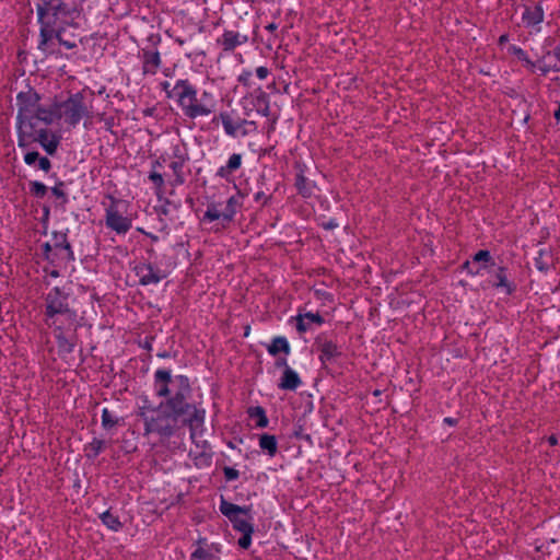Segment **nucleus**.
Segmentation results:
<instances>
[{
    "instance_id": "obj_1",
    "label": "nucleus",
    "mask_w": 560,
    "mask_h": 560,
    "mask_svg": "<svg viewBox=\"0 0 560 560\" xmlns=\"http://www.w3.org/2000/svg\"><path fill=\"white\" fill-rule=\"evenodd\" d=\"M177 390L155 408L141 407L139 417L144 422V434H158L161 439H170L180 428L188 427L191 440L195 439L196 430L205 423L206 411L190 404L188 398L191 395L189 378L185 375L175 377Z\"/></svg>"
},
{
    "instance_id": "obj_2",
    "label": "nucleus",
    "mask_w": 560,
    "mask_h": 560,
    "mask_svg": "<svg viewBox=\"0 0 560 560\" xmlns=\"http://www.w3.org/2000/svg\"><path fill=\"white\" fill-rule=\"evenodd\" d=\"M36 5L37 20L40 25L38 50L52 54V40L61 45L62 33L74 15L79 14V5L74 0H39Z\"/></svg>"
},
{
    "instance_id": "obj_3",
    "label": "nucleus",
    "mask_w": 560,
    "mask_h": 560,
    "mask_svg": "<svg viewBox=\"0 0 560 560\" xmlns=\"http://www.w3.org/2000/svg\"><path fill=\"white\" fill-rule=\"evenodd\" d=\"M39 101L40 95L32 88H28L27 91L20 92L16 95V126L18 136L21 138V142L24 141L25 137H30L31 131L36 127L33 115L39 105Z\"/></svg>"
},
{
    "instance_id": "obj_4",
    "label": "nucleus",
    "mask_w": 560,
    "mask_h": 560,
    "mask_svg": "<svg viewBox=\"0 0 560 560\" xmlns=\"http://www.w3.org/2000/svg\"><path fill=\"white\" fill-rule=\"evenodd\" d=\"M172 92H176L177 101L184 114L191 119L198 116H207L212 112L211 108L198 103L197 91L187 80H178L172 88Z\"/></svg>"
},
{
    "instance_id": "obj_5",
    "label": "nucleus",
    "mask_w": 560,
    "mask_h": 560,
    "mask_svg": "<svg viewBox=\"0 0 560 560\" xmlns=\"http://www.w3.org/2000/svg\"><path fill=\"white\" fill-rule=\"evenodd\" d=\"M55 107L59 112V119L63 117L70 126L78 125L83 117H90L84 96L80 92L71 94L65 102H55Z\"/></svg>"
},
{
    "instance_id": "obj_6",
    "label": "nucleus",
    "mask_w": 560,
    "mask_h": 560,
    "mask_svg": "<svg viewBox=\"0 0 560 560\" xmlns=\"http://www.w3.org/2000/svg\"><path fill=\"white\" fill-rule=\"evenodd\" d=\"M68 298L69 294L61 291L58 287L47 293L45 296V316L47 319H52L57 315H65L69 320L75 319L77 313L69 307Z\"/></svg>"
},
{
    "instance_id": "obj_7",
    "label": "nucleus",
    "mask_w": 560,
    "mask_h": 560,
    "mask_svg": "<svg viewBox=\"0 0 560 560\" xmlns=\"http://www.w3.org/2000/svg\"><path fill=\"white\" fill-rule=\"evenodd\" d=\"M220 512L230 520L234 529L241 533L254 529L253 525L246 518L241 517V514H249L250 506H240L228 502L223 497H221Z\"/></svg>"
},
{
    "instance_id": "obj_8",
    "label": "nucleus",
    "mask_w": 560,
    "mask_h": 560,
    "mask_svg": "<svg viewBox=\"0 0 560 560\" xmlns=\"http://www.w3.org/2000/svg\"><path fill=\"white\" fill-rule=\"evenodd\" d=\"M49 131L46 128L37 129L36 127L31 131L30 137H25L24 141L21 142V138L18 137V144L20 148H26L32 142H39L43 149L49 155H54L57 152L60 137L51 133L48 139Z\"/></svg>"
},
{
    "instance_id": "obj_9",
    "label": "nucleus",
    "mask_w": 560,
    "mask_h": 560,
    "mask_svg": "<svg viewBox=\"0 0 560 560\" xmlns=\"http://www.w3.org/2000/svg\"><path fill=\"white\" fill-rule=\"evenodd\" d=\"M290 324H294L300 334L312 330L314 325L320 326L325 323L324 317L319 313H299L296 316L291 317Z\"/></svg>"
},
{
    "instance_id": "obj_10",
    "label": "nucleus",
    "mask_w": 560,
    "mask_h": 560,
    "mask_svg": "<svg viewBox=\"0 0 560 560\" xmlns=\"http://www.w3.org/2000/svg\"><path fill=\"white\" fill-rule=\"evenodd\" d=\"M489 273V283L494 288H504L508 294H511L515 287L508 281L506 268L490 264L487 269Z\"/></svg>"
},
{
    "instance_id": "obj_11",
    "label": "nucleus",
    "mask_w": 560,
    "mask_h": 560,
    "mask_svg": "<svg viewBox=\"0 0 560 560\" xmlns=\"http://www.w3.org/2000/svg\"><path fill=\"white\" fill-rule=\"evenodd\" d=\"M135 272L139 277L141 285H148L160 282L165 275H162L159 269H155L151 264H139L135 267Z\"/></svg>"
},
{
    "instance_id": "obj_12",
    "label": "nucleus",
    "mask_w": 560,
    "mask_h": 560,
    "mask_svg": "<svg viewBox=\"0 0 560 560\" xmlns=\"http://www.w3.org/2000/svg\"><path fill=\"white\" fill-rule=\"evenodd\" d=\"M315 345L320 351L319 359L323 363L335 359L341 354L338 346L331 340H328L324 335H318L315 339Z\"/></svg>"
},
{
    "instance_id": "obj_13",
    "label": "nucleus",
    "mask_w": 560,
    "mask_h": 560,
    "mask_svg": "<svg viewBox=\"0 0 560 560\" xmlns=\"http://www.w3.org/2000/svg\"><path fill=\"white\" fill-rule=\"evenodd\" d=\"M106 225L118 234H125L131 229V220L122 217L118 211L108 210L106 214Z\"/></svg>"
},
{
    "instance_id": "obj_14",
    "label": "nucleus",
    "mask_w": 560,
    "mask_h": 560,
    "mask_svg": "<svg viewBox=\"0 0 560 560\" xmlns=\"http://www.w3.org/2000/svg\"><path fill=\"white\" fill-rule=\"evenodd\" d=\"M305 165L295 161L294 170H295V187L300 195L303 197H310L313 194L314 185L306 179L304 176Z\"/></svg>"
},
{
    "instance_id": "obj_15",
    "label": "nucleus",
    "mask_w": 560,
    "mask_h": 560,
    "mask_svg": "<svg viewBox=\"0 0 560 560\" xmlns=\"http://www.w3.org/2000/svg\"><path fill=\"white\" fill-rule=\"evenodd\" d=\"M173 382L171 371L168 370H158L154 374V383L158 387L156 389V396L158 397H165L167 399L168 397H172L171 389L168 387L170 383Z\"/></svg>"
},
{
    "instance_id": "obj_16",
    "label": "nucleus",
    "mask_w": 560,
    "mask_h": 560,
    "mask_svg": "<svg viewBox=\"0 0 560 560\" xmlns=\"http://www.w3.org/2000/svg\"><path fill=\"white\" fill-rule=\"evenodd\" d=\"M247 40V35H242L234 31H225L222 37L218 39V43L223 47L224 51H232Z\"/></svg>"
},
{
    "instance_id": "obj_17",
    "label": "nucleus",
    "mask_w": 560,
    "mask_h": 560,
    "mask_svg": "<svg viewBox=\"0 0 560 560\" xmlns=\"http://www.w3.org/2000/svg\"><path fill=\"white\" fill-rule=\"evenodd\" d=\"M301 384L299 374L282 359V389L295 390Z\"/></svg>"
},
{
    "instance_id": "obj_18",
    "label": "nucleus",
    "mask_w": 560,
    "mask_h": 560,
    "mask_svg": "<svg viewBox=\"0 0 560 560\" xmlns=\"http://www.w3.org/2000/svg\"><path fill=\"white\" fill-rule=\"evenodd\" d=\"M142 71L144 74H155L161 66V57L158 50L142 49Z\"/></svg>"
},
{
    "instance_id": "obj_19",
    "label": "nucleus",
    "mask_w": 560,
    "mask_h": 560,
    "mask_svg": "<svg viewBox=\"0 0 560 560\" xmlns=\"http://www.w3.org/2000/svg\"><path fill=\"white\" fill-rule=\"evenodd\" d=\"M58 114H59V112H58L57 107H55V103L50 106V108H45L39 104L37 109L34 113L33 117H34V121L36 124H37V121H42L46 126H49L56 119H59Z\"/></svg>"
},
{
    "instance_id": "obj_20",
    "label": "nucleus",
    "mask_w": 560,
    "mask_h": 560,
    "mask_svg": "<svg viewBox=\"0 0 560 560\" xmlns=\"http://www.w3.org/2000/svg\"><path fill=\"white\" fill-rule=\"evenodd\" d=\"M522 19L524 23L528 26H533L539 24L544 21V10L540 4H535V7H524V12L522 13Z\"/></svg>"
},
{
    "instance_id": "obj_21",
    "label": "nucleus",
    "mask_w": 560,
    "mask_h": 560,
    "mask_svg": "<svg viewBox=\"0 0 560 560\" xmlns=\"http://www.w3.org/2000/svg\"><path fill=\"white\" fill-rule=\"evenodd\" d=\"M55 332L59 352L63 354H70L73 352L77 339L75 335L72 338H68L61 330L60 326L56 327Z\"/></svg>"
},
{
    "instance_id": "obj_22",
    "label": "nucleus",
    "mask_w": 560,
    "mask_h": 560,
    "mask_svg": "<svg viewBox=\"0 0 560 560\" xmlns=\"http://www.w3.org/2000/svg\"><path fill=\"white\" fill-rule=\"evenodd\" d=\"M538 70L541 75H546L550 71L560 72V61L555 59L551 51H547L538 61Z\"/></svg>"
},
{
    "instance_id": "obj_23",
    "label": "nucleus",
    "mask_w": 560,
    "mask_h": 560,
    "mask_svg": "<svg viewBox=\"0 0 560 560\" xmlns=\"http://www.w3.org/2000/svg\"><path fill=\"white\" fill-rule=\"evenodd\" d=\"M257 106L258 112H261L265 116L272 115L270 129L275 130V126L277 122V116L271 113L270 109V95L266 92H261V94L257 97Z\"/></svg>"
},
{
    "instance_id": "obj_24",
    "label": "nucleus",
    "mask_w": 560,
    "mask_h": 560,
    "mask_svg": "<svg viewBox=\"0 0 560 560\" xmlns=\"http://www.w3.org/2000/svg\"><path fill=\"white\" fill-rule=\"evenodd\" d=\"M219 119H221L224 130L229 136L235 137L237 129L242 127L241 122L234 124L232 117L228 113H221L219 117H214L212 119V122L218 124Z\"/></svg>"
},
{
    "instance_id": "obj_25",
    "label": "nucleus",
    "mask_w": 560,
    "mask_h": 560,
    "mask_svg": "<svg viewBox=\"0 0 560 560\" xmlns=\"http://www.w3.org/2000/svg\"><path fill=\"white\" fill-rule=\"evenodd\" d=\"M54 238H55V247L56 248L65 249L67 252V259L68 260H74L73 250L71 248L70 243L67 240V234L66 233H57V232H55L54 233Z\"/></svg>"
},
{
    "instance_id": "obj_26",
    "label": "nucleus",
    "mask_w": 560,
    "mask_h": 560,
    "mask_svg": "<svg viewBox=\"0 0 560 560\" xmlns=\"http://www.w3.org/2000/svg\"><path fill=\"white\" fill-rule=\"evenodd\" d=\"M471 259L474 264L481 267V270H487L490 267V264H494L490 252L486 249L477 252Z\"/></svg>"
},
{
    "instance_id": "obj_27",
    "label": "nucleus",
    "mask_w": 560,
    "mask_h": 560,
    "mask_svg": "<svg viewBox=\"0 0 560 560\" xmlns=\"http://www.w3.org/2000/svg\"><path fill=\"white\" fill-rule=\"evenodd\" d=\"M241 163H242L241 154H236V153L232 154L228 161V164L219 170L218 175L224 177L225 175L237 170L241 166Z\"/></svg>"
},
{
    "instance_id": "obj_28",
    "label": "nucleus",
    "mask_w": 560,
    "mask_h": 560,
    "mask_svg": "<svg viewBox=\"0 0 560 560\" xmlns=\"http://www.w3.org/2000/svg\"><path fill=\"white\" fill-rule=\"evenodd\" d=\"M259 446L273 456L277 453V438L275 435L262 434L259 440Z\"/></svg>"
},
{
    "instance_id": "obj_29",
    "label": "nucleus",
    "mask_w": 560,
    "mask_h": 560,
    "mask_svg": "<svg viewBox=\"0 0 560 560\" xmlns=\"http://www.w3.org/2000/svg\"><path fill=\"white\" fill-rule=\"evenodd\" d=\"M100 518L102 520L103 524L109 529L117 532L122 527V524L119 521L118 516L114 515L109 510L102 513L100 515Z\"/></svg>"
},
{
    "instance_id": "obj_30",
    "label": "nucleus",
    "mask_w": 560,
    "mask_h": 560,
    "mask_svg": "<svg viewBox=\"0 0 560 560\" xmlns=\"http://www.w3.org/2000/svg\"><path fill=\"white\" fill-rule=\"evenodd\" d=\"M248 415L252 419H256V427L265 428L268 424V418L266 417L265 409L260 406L252 407L248 409Z\"/></svg>"
},
{
    "instance_id": "obj_31",
    "label": "nucleus",
    "mask_w": 560,
    "mask_h": 560,
    "mask_svg": "<svg viewBox=\"0 0 560 560\" xmlns=\"http://www.w3.org/2000/svg\"><path fill=\"white\" fill-rule=\"evenodd\" d=\"M236 205L237 200L235 197L229 198L224 209L222 210L223 214V228L226 226L230 222H232L234 214L236 213Z\"/></svg>"
},
{
    "instance_id": "obj_32",
    "label": "nucleus",
    "mask_w": 560,
    "mask_h": 560,
    "mask_svg": "<svg viewBox=\"0 0 560 560\" xmlns=\"http://www.w3.org/2000/svg\"><path fill=\"white\" fill-rule=\"evenodd\" d=\"M65 182L62 180H57L55 183V185L51 187V192L52 195L57 198V199H60V206H65L67 202H68V196L65 191Z\"/></svg>"
},
{
    "instance_id": "obj_33",
    "label": "nucleus",
    "mask_w": 560,
    "mask_h": 560,
    "mask_svg": "<svg viewBox=\"0 0 560 560\" xmlns=\"http://www.w3.org/2000/svg\"><path fill=\"white\" fill-rule=\"evenodd\" d=\"M203 220L215 221L221 220V224L223 225V214L222 211L218 209L215 203H210L208 209L203 215Z\"/></svg>"
},
{
    "instance_id": "obj_34",
    "label": "nucleus",
    "mask_w": 560,
    "mask_h": 560,
    "mask_svg": "<svg viewBox=\"0 0 560 560\" xmlns=\"http://www.w3.org/2000/svg\"><path fill=\"white\" fill-rule=\"evenodd\" d=\"M47 190H48L47 186L44 185L43 183L37 182V180L30 182V192L34 197L43 198L47 194Z\"/></svg>"
},
{
    "instance_id": "obj_35",
    "label": "nucleus",
    "mask_w": 560,
    "mask_h": 560,
    "mask_svg": "<svg viewBox=\"0 0 560 560\" xmlns=\"http://www.w3.org/2000/svg\"><path fill=\"white\" fill-rule=\"evenodd\" d=\"M105 442L103 440L93 439V441L89 444V450L91 453H89L86 456L89 458H95L98 456V454L104 448Z\"/></svg>"
},
{
    "instance_id": "obj_36",
    "label": "nucleus",
    "mask_w": 560,
    "mask_h": 560,
    "mask_svg": "<svg viewBox=\"0 0 560 560\" xmlns=\"http://www.w3.org/2000/svg\"><path fill=\"white\" fill-rule=\"evenodd\" d=\"M102 424L105 429H112L117 424V419H115L107 409H104L102 413Z\"/></svg>"
},
{
    "instance_id": "obj_37",
    "label": "nucleus",
    "mask_w": 560,
    "mask_h": 560,
    "mask_svg": "<svg viewBox=\"0 0 560 560\" xmlns=\"http://www.w3.org/2000/svg\"><path fill=\"white\" fill-rule=\"evenodd\" d=\"M149 179L153 183V185L158 191L162 190V188L164 187V179H163L162 174H160L155 171H152L149 174Z\"/></svg>"
},
{
    "instance_id": "obj_38",
    "label": "nucleus",
    "mask_w": 560,
    "mask_h": 560,
    "mask_svg": "<svg viewBox=\"0 0 560 560\" xmlns=\"http://www.w3.org/2000/svg\"><path fill=\"white\" fill-rule=\"evenodd\" d=\"M254 529H249L242 533V537L238 539V546L243 549H247L252 544V534Z\"/></svg>"
},
{
    "instance_id": "obj_39",
    "label": "nucleus",
    "mask_w": 560,
    "mask_h": 560,
    "mask_svg": "<svg viewBox=\"0 0 560 560\" xmlns=\"http://www.w3.org/2000/svg\"><path fill=\"white\" fill-rule=\"evenodd\" d=\"M176 161H173L170 165V167L173 170L174 174L182 173L184 163L186 161V158L183 155L175 154Z\"/></svg>"
},
{
    "instance_id": "obj_40",
    "label": "nucleus",
    "mask_w": 560,
    "mask_h": 560,
    "mask_svg": "<svg viewBox=\"0 0 560 560\" xmlns=\"http://www.w3.org/2000/svg\"><path fill=\"white\" fill-rule=\"evenodd\" d=\"M534 265L539 271H547L549 262L544 259L542 250L539 252V256L534 259Z\"/></svg>"
},
{
    "instance_id": "obj_41",
    "label": "nucleus",
    "mask_w": 560,
    "mask_h": 560,
    "mask_svg": "<svg viewBox=\"0 0 560 560\" xmlns=\"http://www.w3.org/2000/svg\"><path fill=\"white\" fill-rule=\"evenodd\" d=\"M462 268H463L464 270H467V272H468L469 275H472V276L478 275V273H480V271H481V267H480V266H477L476 264H474V262H472V259H471V260H466V261L463 264Z\"/></svg>"
},
{
    "instance_id": "obj_42",
    "label": "nucleus",
    "mask_w": 560,
    "mask_h": 560,
    "mask_svg": "<svg viewBox=\"0 0 560 560\" xmlns=\"http://www.w3.org/2000/svg\"><path fill=\"white\" fill-rule=\"evenodd\" d=\"M38 168L44 171L45 173H48L51 170V162L46 156H39L38 160Z\"/></svg>"
},
{
    "instance_id": "obj_43",
    "label": "nucleus",
    "mask_w": 560,
    "mask_h": 560,
    "mask_svg": "<svg viewBox=\"0 0 560 560\" xmlns=\"http://www.w3.org/2000/svg\"><path fill=\"white\" fill-rule=\"evenodd\" d=\"M223 472H224L225 479L229 480V481L237 479L238 475H240L238 470H236L233 467H229V466H225L223 468Z\"/></svg>"
},
{
    "instance_id": "obj_44",
    "label": "nucleus",
    "mask_w": 560,
    "mask_h": 560,
    "mask_svg": "<svg viewBox=\"0 0 560 560\" xmlns=\"http://www.w3.org/2000/svg\"><path fill=\"white\" fill-rule=\"evenodd\" d=\"M268 351L272 355H277L278 353H280V336L275 337L272 339L271 345L268 347Z\"/></svg>"
},
{
    "instance_id": "obj_45",
    "label": "nucleus",
    "mask_w": 560,
    "mask_h": 560,
    "mask_svg": "<svg viewBox=\"0 0 560 560\" xmlns=\"http://www.w3.org/2000/svg\"><path fill=\"white\" fill-rule=\"evenodd\" d=\"M191 557L195 558V559L208 560L212 556L208 551H206L203 548H197L192 552Z\"/></svg>"
},
{
    "instance_id": "obj_46",
    "label": "nucleus",
    "mask_w": 560,
    "mask_h": 560,
    "mask_svg": "<svg viewBox=\"0 0 560 560\" xmlns=\"http://www.w3.org/2000/svg\"><path fill=\"white\" fill-rule=\"evenodd\" d=\"M39 156L40 155H39V153L37 151L27 152L24 155V162L27 165H32V164H34L38 160Z\"/></svg>"
},
{
    "instance_id": "obj_47",
    "label": "nucleus",
    "mask_w": 560,
    "mask_h": 560,
    "mask_svg": "<svg viewBox=\"0 0 560 560\" xmlns=\"http://www.w3.org/2000/svg\"><path fill=\"white\" fill-rule=\"evenodd\" d=\"M509 50H510L513 55H515L520 60H523V61H524V60L527 58L526 52H525L521 47H517V46H514V45H513V46H511V47L509 48Z\"/></svg>"
},
{
    "instance_id": "obj_48",
    "label": "nucleus",
    "mask_w": 560,
    "mask_h": 560,
    "mask_svg": "<svg viewBox=\"0 0 560 560\" xmlns=\"http://www.w3.org/2000/svg\"><path fill=\"white\" fill-rule=\"evenodd\" d=\"M162 90L165 91L167 97L176 96V92H172L171 84L167 81L161 83Z\"/></svg>"
},
{
    "instance_id": "obj_49",
    "label": "nucleus",
    "mask_w": 560,
    "mask_h": 560,
    "mask_svg": "<svg viewBox=\"0 0 560 560\" xmlns=\"http://www.w3.org/2000/svg\"><path fill=\"white\" fill-rule=\"evenodd\" d=\"M268 73H269V70L266 67H258L256 70V74L259 79L267 78Z\"/></svg>"
},
{
    "instance_id": "obj_50",
    "label": "nucleus",
    "mask_w": 560,
    "mask_h": 560,
    "mask_svg": "<svg viewBox=\"0 0 560 560\" xmlns=\"http://www.w3.org/2000/svg\"><path fill=\"white\" fill-rule=\"evenodd\" d=\"M49 214H50L49 207L48 206H44L43 207V218H42V222L43 223H46L49 220Z\"/></svg>"
},
{
    "instance_id": "obj_51",
    "label": "nucleus",
    "mask_w": 560,
    "mask_h": 560,
    "mask_svg": "<svg viewBox=\"0 0 560 560\" xmlns=\"http://www.w3.org/2000/svg\"><path fill=\"white\" fill-rule=\"evenodd\" d=\"M289 352H290L289 342L284 337H282V353L288 354Z\"/></svg>"
},
{
    "instance_id": "obj_52",
    "label": "nucleus",
    "mask_w": 560,
    "mask_h": 560,
    "mask_svg": "<svg viewBox=\"0 0 560 560\" xmlns=\"http://www.w3.org/2000/svg\"><path fill=\"white\" fill-rule=\"evenodd\" d=\"M61 45L67 47L68 49H72V48H75L77 47V43L74 42H70V40H67L65 39L63 42H61Z\"/></svg>"
},
{
    "instance_id": "obj_53",
    "label": "nucleus",
    "mask_w": 560,
    "mask_h": 560,
    "mask_svg": "<svg viewBox=\"0 0 560 560\" xmlns=\"http://www.w3.org/2000/svg\"><path fill=\"white\" fill-rule=\"evenodd\" d=\"M443 421H444V423H446L448 425H456L457 424V419L451 418V417L444 418Z\"/></svg>"
},
{
    "instance_id": "obj_54",
    "label": "nucleus",
    "mask_w": 560,
    "mask_h": 560,
    "mask_svg": "<svg viewBox=\"0 0 560 560\" xmlns=\"http://www.w3.org/2000/svg\"><path fill=\"white\" fill-rule=\"evenodd\" d=\"M175 175V184L176 185H182L184 183V176H183V173H178V174H174Z\"/></svg>"
},
{
    "instance_id": "obj_55",
    "label": "nucleus",
    "mask_w": 560,
    "mask_h": 560,
    "mask_svg": "<svg viewBox=\"0 0 560 560\" xmlns=\"http://www.w3.org/2000/svg\"><path fill=\"white\" fill-rule=\"evenodd\" d=\"M43 249H44V254L46 255V257H48V253L51 252V245L49 243H45L43 245Z\"/></svg>"
},
{
    "instance_id": "obj_56",
    "label": "nucleus",
    "mask_w": 560,
    "mask_h": 560,
    "mask_svg": "<svg viewBox=\"0 0 560 560\" xmlns=\"http://www.w3.org/2000/svg\"><path fill=\"white\" fill-rule=\"evenodd\" d=\"M524 61L526 62L527 67H528L532 71H535V68H536V63H535V62H533V61H532V60H529L528 58H526Z\"/></svg>"
},
{
    "instance_id": "obj_57",
    "label": "nucleus",
    "mask_w": 560,
    "mask_h": 560,
    "mask_svg": "<svg viewBox=\"0 0 560 560\" xmlns=\"http://www.w3.org/2000/svg\"><path fill=\"white\" fill-rule=\"evenodd\" d=\"M277 27H278V26H277V24H276V23H270V24H268V25L265 27V30L271 33V32L276 31V30H277Z\"/></svg>"
},
{
    "instance_id": "obj_58",
    "label": "nucleus",
    "mask_w": 560,
    "mask_h": 560,
    "mask_svg": "<svg viewBox=\"0 0 560 560\" xmlns=\"http://www.w3.org/2000/svg\"><path fill=\"white\" fill-rule=\"evenodd\" d=\"M509 40V35L508 34H502L500 37H499V44L500 45H503L504 43H506Z\"/></svg>"
},
{
    "instance_id": "obj_59",
    "label": "nucleus",
    "mask_w": 560,
    "mask_h": 560,
    "mask_svg": "<svg viewBox=\"0 0 560 560\" xmlns=\"http://www.w3.org/2000/svg\"><path fill=\"white\" fill-rule=\"evenodd\" d=\"M548 442H549L550 445H556L558 443V440H557V438L555 435H550L548 438Z\"/></svg>"
},
{
    "instance_id": "obj_60",
    "label": "nucleus",
    "mask_w": 560,
    "mask_h": 560,
    "mask_svg": "<svg viewBox=\"0 0 560 560\" xmlns=\"http://www.w3.org/2000/svg\"><path fill=\"white\" fill-rule=\"evenodd\" d=\"M553 117L557 121H560V103H559L558 109L555 110V113H553Z\"/></svg>"
},
{
    "instance_id": "obj_61",
    "label": "nucleus",
    "mask_w": 560,
    "mask_h": 560,
    "mask_svg": "<svg viewBox=\"0 0 560 560\" xmlns=\"http://www.w3.org/2000/svg\"><path fill=\"white\" fill-rule=\"evenodd\" d=\"M158 357H159V358H170V357H171V354H170V352H167V351H163V352L158 353Z\"/></svg>"
},
{
    "instance_id": "obj_62",
    "label": "nucleus",
    "mask_w": 560,
    "mask_h": 560,
    "mask_svg": "<svg viewBox=\"0 0 560 560\" xmlns=\"http://www.w3.org/2000/svg\"><path fill=\"white\" fill-rule=\"evenodd\" d=\"M50 276L57 278V277H59V271L58 270H52L50 272Z\"/></svg>"
},
{
    "instance_id": "obj_63",
    "label": "nucleus",
    "mask_w": 560,
    "mask_h": 560,
    "mask_svg": "<svg viewBox=\"0 0 560 560\" xmlns=\"http://www.w3.org/2000/svg\"><path fill=\"white\" fill-rule=\"evenodd\" d=\"M293 434H294L296 438H301V436H302V435H301L300 430H294V431H293Z\"/></svg>"
},
{
    "instance_id": "obj_64",
    "label": "nucleus",
    "mask_w": 560,
    "mask_h": 560,
    "mask_svg": "<svg viewBox=\"0 0 560 560\" xmlns=\"http://www.w3.org/2000/svg\"><path fill=\"white\" fill-rule=\"evenodd\" d=\"M292 14H294L296 16L298 13L294 12L292 9H290L289 12H288V16H291Z\"/></svg>"
}]
</instances>
